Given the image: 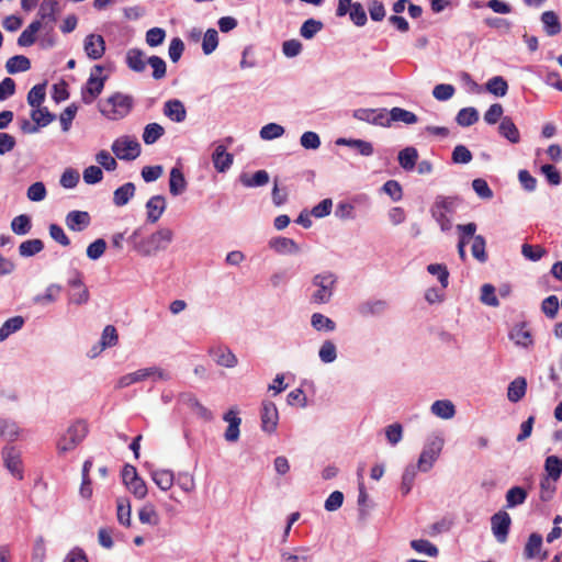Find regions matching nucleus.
Masks as SVG:
<instances>
[{
	"label": "nucleus",
	"mask_w": 562,
	"mask_h": 562,
	"mask_svg": "<svg viewBox=\"0 0 562 562\" xmlns=\"http://www.w3.org/2000/svg\"><path fill=\"white\" fill-rule=\"evenodd\" d=\"M460 204L461 200L458 196L437 195L435 198L429 213L443 233L452 228V217Z\"/></svg>",
	"instance_id": "f257e3e1"
},
{
	"label": "nucleus",
	"mask_w": 562,
	"mask_h": 562,
	"mask_svg": "<svg viewBox=\"0 0 562 562\" xmlns=\"http://www.w3.org/2000/svg\"><path fill=\"white\" fill-rule=\"evenodd\" d=\"M337 282L338 277L333 271L326 270L316 273L311 280L314 288L311 294V303L317 305L329 303L336 291Z\"/></svg>",
	"instance_id": "f03ea898"
},
{
	"label": "nucleus",
	"mask_w": 562,
	"mask_h": 562,
	"mask_svg": "<svg viewBox=\"0 0 562 562\" xmlns=\"http://www.w3.org/2000/svg\"><path fill=\"white\" fill-rule=\"evenodd\" d=\"M173 240V232L168 227H160L147 238L135 246V249L144 257L155 256L165 251Z\"/></svg>",
	"instance_id": "7ed1b4c3"
},
{
	"label": "nucleus",
	"mask_w": 562,
	"mask_h": 562,
	"mask_svg": "<svg viewBox=\"0 0 562 562\" xmlns=\"http://www.w3.org/2000/svg\"><path fill=\"white\" fill-rule=\"evenodd\" d=\"M132 108L133 98L121 92H115L99 104L101 114L113 121L127 116Z\"/></svg>",
	"instance_id": "20e7f679"
},
{
	"label": "nucleus",
	"mask_w": 562,
	"mask_h": 562,
	"mask_svg": "<svg viewBox=\"0 0 562 562\" xmlns=\"http://www.w3.org/2000/svg\"><path fill=\"white\" fill-rule=\"evenodd\" d=\"M443 445L445 439L439 434H434L426 439L416 464L420 472L426 473L431 470L442 451Z\"/></svg>",
	"instance_id": "39448f33"
},
{
	"label": "nucleus",
	"mask_w": 562,
	"mask_h": 562,
	"mask_svg": "<svg viewBox=\"0 0 562 562\" xmlns=\"http://www.w3.org/2000/svg\"><path fill=\"white\" fill-rule=\"evenodd\" d=\"M88 426L83 420H77L69 426L67 431L60 437L57 448L60 453L74 450L87 436Z\"/></svg>",
	"instance_id": "423d86ee"
},
{
	"label": "nucleus",
	"mask_w": 562,
	"mask_h": 562,
	"mask_svg": "<svg viewBox=\"0 0 562 562\" xmlns=\"http://www.w3.org/2000/svg\"><path fill=\"white\" fill-rule=\"evenodd\" d=\"M103 67L94 65L90 76L81 89V100L85 104H91L102 92L106 77H101Z\"/></svg>",
	"instance_id": "0eeeda50"
},
{
	"label": "nucleus",
	"mask_w": 562,
	"mask_h": 562,
	"mask_svg": "<svg viewBox=\"0 0 562 562\" xmlns=\"http://www.w3.org/2000/svg\"><path fill=\"white\" fill-rule=\"evenodd\" d=\"M111 149L113 154L121 160H134L140 155V144L136 138L122 136L116 138Z\"/></svg>",
	"instance_id": "6e6552de"
},
{
	"label": "nucleus",
	"mask_w": 562,
	"mask_h": 562,
	"mask_svg": "<svg viewBox=\"0 0 562 562\" xmlns=\"http://www.w3.org/2000/svg\"><path fill=\"white\" fill-rule=\"evenodd\" d=\"M207 353L214 362L223 368L232 369L238 363L236 355L232 349L224 345H216L209 348Z\"/></svg>",
	"instance_id": "1a4fd4ad"
},
{
	"label": "nucleus",
	"mask_w": 562,
	"mask_h": 562,
	"mask_svg": "<svg viewBox=\"0 0 562 562\" xmlns=\"http://www.w3.org/2000/svg\"><path fill=\"white\" fill-rule=\"evenodd\" d=\"M512 518L505 510H499L491 517L492 532L499 543L507 540Z\"/></svg>",
	"instance_id": "9d476101"
},
{
	"label": "nucleus",
	"mask_w": 562,
	"mask_h": 562,
	"mask_svg": "<svg viewBox=\"0 0 562 562\" xmlns=\"http://www.w3.org/2000/svg\"><path fill=\"white\" fill-rule=\"evenodd\" d=\"M353 117L378 126L389 127L386 109H357Z\"/></svg>",
	"instance_id": "9b49d317"
},
{
	"label": "nucleus",
	"mask_w": 562,
	"mask_h": 562,
	"mask_svg": "<svg viewBox=\"0 0 562 562\" xmlns=\"http://www.w3.org/2000/svg\"><path fill=\"white\" fill-rule=\"evenodd\" d=\"M260 418L261 429L265 432L272 434L276 431L279 422V413L273 402L267 400L262 402Z\"/></svg>",
	"instance_id": "f8f14e48"
},
{
	"label": "nucleus",
	"mask_w": 562,
	"mask_h": 562,
	"mask_svg": "<svg viewBox=\"0 0 562 562\" xmlns=\"http://www.w3.org/2000/svg\"><path fill=\"white\" fill-rule=\"evenodd\" d=\"M83 49L92 60L102 58L105 52V41L100 34H89L83 41Z\"/></svg>",
	"instance_id": "ddd939ff"
},
{
	"label": "nucleus",
	"mask_w": 562,
	"mask_h": 562,
	"mask_svg": "<svg viewBox=\"0 0 562 562\" xmlns=\"http://www.w3.org/2000/svg\"><path fill=\"white\" fill-rule=\"evenodd\" d=\"M389 302L383 299H371L362 302L358 306V313L362 317L382 316L389 310Z\"/></svg>",
	"instance_id": "4468645a"
},
{
	"label": "nucleus",
	"mask_w": 562,
	"mask_h": 562,
	"mask_svg": "<svg viewBox=\"0 0 562 562\" xmlns=\"http://www.w3.org/2000/svg\"><path fill=\"white\" fill-rule=\"evenodd\" d=\"M2 458L4 467L8 469V471L16 479L22 480L23 473L21 469V457L19 451H16L14 447H4L2 450Z\"/></svg>",
	"instance_id": "2eb2a0df"
},
{
	"label": "nucleus",
	"mask_w": 562,
	"mask_h": 562,
	"mask_svg": "<svg viewBox=\"0 0 562 562\" xmlns=\"http://www.w3.org/2000/svg\"><path fill=\"white\" fill-rule=\"evenodd\" d=\"M269 247L280 255H296L301 251L300 246L292 238L277 236L269 240Z\"/></svg>",
	"instance_id": "dca6fc26"
},
{
	"label": "nucleus",
	"mask_w": 562,
	"mask_h": 562,
	"mask_svg": "<svg viewBox=\"0 0 562 562\" xmlns=\"http://www.w3.org/2000/svg\"><path fill=\"white\" fill-rule=\"evenodd\" d=\"M542 547V536L537 532H532L524 549V555L528 560H532L536 558H539L541 561L546 560L548 558V552H541Z\"/></svg>",
	"instance_id": "f3484780"
},
{
	"label": "nucleus",
	"mask_w": 562,
	"mask_h": 562,
	"mask_svg": "<svg viewBox=\"0 0 562 562\" xmlns=\"http://www.w3.org/2000/svg\"><path fill=\"white\" fill-rule=\"evenodd\" d=\"M509 339L518 347L529 348L533 345L531 331L526 323L516 324L509 331Z\"/></svg>",
	"instance_id": "a211bd4d"
},
{
	"label": "nucleus",
	"mask_w": 562,
	"mask_h": 562,
	"mask_svg": "<svg viewBox=\"0 0 562 562\" xmlns=\"http://www.w3.org/2000/svg\"><path fill=\"white\" fill-rule=\"evenodd\" d=\"M66 226L72 232H82L91 223V216L86 211H70L65 218Z\"/></svg>",
	"instance_id": "6ab92c4d"
},
{
	"label": "nucleus",
	"mask_w": 562,
	"mask_h": 562,
	"mask_svg": "<svg viewBox=\"0 0 562 562\" xmlns=\"http://www.w3.org/2000/svg\"><path fill=\"white\" fill-rule=\"evenodd\" d=\"M280 562H313L308 547H296L291 550H280Z\"/></svg>",
	"instance_id": "aec40b11"
},
{
	"label": "nucleus",
	"mask_w": 562,
	"mask_h": 562,
	"mask_svg": "<svg viewBox=\"0 0 562 562\" xmlns=\"http://www.w3.org/2000/svg\"><path fill=\"white\" fill-rule=\"evenodd\" d=\"M147 222L155 224L166 210V199L162 195H154L146 202Z\"/></svg>",
	"instance_id": "412c9836"
},
{
	"label": "nucleus",
	"mask_w": 562,
	"mask_h": 562,
	"mask_svg": "<svg viewBox=\"0 0 562 562\" xmlns=\"http://www.w3.org/2000/svg\"><path fill=\"white\" fill-rule=\"evenodd\" d=\"M336 145L353 148L363 157H370L374 153L372 143L363 139L340 137L336 140Z\"/></svg>",
	"instance_id": "4be33fe9"
},
{
	"label": "nucleus",
	"mask_w": 562,
	"mask_h": 562,
	"mask_svg": "<svg viewBox=\"0 0 562 562\" xmlns=\"http://www.w3.org/2000/svg\"><path fill=\"white\" fill-rule=\"evenodd\" d=\"M233 155L226 151V147L224 145H217L213 155H212V161L214 165V168L218 172H225L227 171L231 166L233 165Z\"/></svg>",
	"instance_id": "5701e85b"
},
{
	"label": "nucleus",
	"mask_w": 562,
	"mask_h": 562,
	"mask_svg": "<svg viewBox=\"0 0 562 562\" xmlns=\"http://www.w3.org/2000/svg\"><path fill=\"white\" fill-rule=\"evenodd\" d=\"M164 114L171 121L181 123L187 117V110L180 100L172 99L165 103Z\"/></svg>",
	"instance_id": "b1692460"
},
{
	"label": "nucleus",
	"mask_w": 562,
	"mask_h": 562,
	"mask_svg": "<svg viewBox=\"0 0 562 562\" xmlns=\"http://www.w3.org/2000/svg\"><path fill=\"white\" fill-rule=\"evenodd\" d=\"M540 21L543 26V32L548 36H555L561 33L562 24L554 11H544L540 16Z\"/></svg>",
	"instance_id": "393cba45"
},
{
	"label": "nucleus",
	"mask_w": 562,
	"mask_h": 562,
	"mask_svg": "<svg viewBox=\"0 0 562 562\" xmlns=\"http://www.w3.org/2000/svg\"><path fill=\"white\" fill-rule=\"evenodd\" d=\"M125 59L128 68L135 72H143L146 68V55L139 48H130Z\"/></svg>",
	"instance_id": "a878e982"
},
{
	"label": "nucleus",
	"mask_w": 562,
	"mask_h": 562,
	"mask_svg": "<svg viewBox=\"0 0 562 562\" xmlns=\"http://www.w3.org/2000/svg\"><path fill=\"white\" fill-rule=\"evenodd\" d=\"M187 190V180L180 168L173 167L170 171L169 192L173 196L182 194Z\"/></svg>",
	"instance_id": "bb28decb"
},
{
	"label": "nucleus",
	"mask_w": 562,
	"mask_h": 562,
	"mask_svg": "<svg viewBox=\"0 0 562 562\" xmlns=\"http://www.w3.org/2000/svg\"><path fill=\"white\" fill-rule=\"evenodd\" d=\"M387 121L389 126H391L392 122H403L405 124L412 125L418 122V117L415 113L408 110L395 106L387 111Z\"/></svg>",
	"instance_id": "cd10ccee"
},
{
	"label": "nucleus",
	"mask_w": 562,
	"mask_h": 562,
	"mask_svg": "<svg viewBox=\"0 0 562 562\" xmlns=\"http://www.w3.org/2000/svg\"><path fill=\"white\" fill-rule=\"evenodd\" d=\"M135 184L133 182H126L119 187L113 193L114 205L121 207L126 205L135 195Z\"/></svg>",
	"instance_id": "c85d7f7f"
},
{
	"label": "nucleus",
	"mask_w": 562,
	"mask_h": 562,
	"mask_svg": "<svg viewBox=\"0 0 562 562\" xmlns=\"http://www.w3.org/2000/svg\"><path fill=\"white\" fill-rule=\"evenodd\" d=\"M499 134L509 140L512 144H517L520 140V134L509 116H504L498 126Z\"/></svg>",
	"instance_id": "c756f323"
},
{
	"label": "nucleus",
	"mask_w": 562,
	"mask_h": 562,
	"mask_svg": "<svg viewBox=\"0 0 562 562\" xmlns=\"http://www.w3.org/2000/svg\"><path fill=\"white\" fill-rule=\"evenodd\" d=\"M150 476L161 491H169L175 483V475L170 470H154L151 471Z\"/></svg>",
	"instance_id": "7c9ffc66"
},
{
	"label": "nucleus",
	"mask_w": 562,
	"mask_h": 562,
	"mask_svg": "<svg viewBox=\"0 0 562 562\" xmlns=\"http://www.w3.org/2000/svg\"><path fill=\"white\" fill-rule=\"evenodd\" d=\"M431 413L442 419H450L456 414L454 405L449 400L435 401L430 406Z\"/></svg>",
	"instance_id": "2f4dec72"
},
{
	"label": "nucleus",
	"mask_w": 562,
	"mask_h": 562,
	"mask_svg": "<svg viewBox=\"0 0 562 562\" xmlns=\"http://www.w3.org/2000/svg\"><path fill=\"white\" fill-rule=\"evenodd\" d=\"M397 159H398L400 166L404 170L412 171L416 166V162L418 159V151L415 147H412V146L405 147L404 149H402L398 153Z\"/></svg>",
	"instance_id": "473e14b6"
},
{
	"label": "nucleus",
	"mask_w": 562,
	"mask_h": 562,
	"mask_svg": "<svg viewBox=\"0 0 562 562\" xmlns=\"http://www.w3.org/2000/svg\"><path fill=\"white\" fill-rule=\"evenodd\" d=\"M527 391V381L525 378H516L512 381L507 389V397L510 402L517 403L519 402L526 394Z\"/></svg>",
	"instance_id": "72a5a7b5"
},
{
	"label": "nucleus",
	"mask_w": 562,
	"mask_h": 562,
	"mask_svg": "<svg viewBox=\"0 0 562 562\" xmlns=\"http://www.w3.org/2000/svg\"><path fill=\"white\" fill-rule=\"evenodd\" d=\"M42 23L36 20L33 21L19 36L18 45L21 47H27L35 43L36 33L41 30Z\"/></svg>",
	"instance_id": "f704fd0d"
},
{
	"label": "nucleus",
	"mask_w": 562,
	"mask_h": 562,
	"mask_svg": "<svg viewBox=\"0 0 562 562\" xmlns=\"http://www.w3.org/2000/svg\"><path fill=\"white\" fill-rule=\"evenodd\" d=\"M31 68V61L26 56L15 55L10 57L5 63V69L9 74L27 71Z\"/></svg>",
	"instance_id": "c9c22d12"
},
{
	"label": "nucleus",
	"mask_w": 562,
	"mask_h": 562,
	"mask_svg": "<svg viewBox=\"0 0 562 562\" xmlns=\"http://www.w3.org/2000/svg\"><path fill=\"white\" fill-rule=\"evenodd\" d=\"M25 321L22 316H14L7 319L0 327V342L4 341L10 335L19 331Z\"/></svg>",
	"instance_id": "e433bc0d"
},
{
	"label": "nucleus",
	"mask_w": 562,
	"mask_h": 562,
	"mask_svg": "<svg viewBox=\"0 0 562 562\" xmlns=\"http://www.w3.org/2000/svg\"><path fill=\"white\" fill-rule=\"evenodd\" d=\"M311 325L317 331L331 333L336 329V323L322 313L312 314Z\"/></svg>",
	"instance_id": "4c0bfd02"
},
{
	"label": "nucleus",
	"mask_w": 562,
	"mask_h": 562,
	"mask_svg": "<svg viewBox=\"0 0 562 562\" xmlns=\"http://www.w3.org/2000/svg\"><path fill=\"white\" fill-rule=\"evenodd\" d=\"M133 373H134L136 383L145 381L147 379H150L155 374H158L159 380L166 381V380L170 379V375L168 372H166L165 370H162L156 366L143 368V369L134 371Z\"/></svg>",
	"instance_id": "58836bf2"
},
{
	"label": "nucleus",
	"mask_w": 562,
	"mask_h": 562,
	"mask_svg": "<svg viewBox=\"0 0 562 562\" xmlns=\"http://www.w3.org/2000/svg\"><path fill=\"white\" fill-rule=\"evenodd\" d=\"M59 11L60 5L57 0H44L40 5L38 15L44 21L55 22Z\"/></svg>",
	"instance_id": "ea45409f"
},
{
	"label": "nucleus",
	"mask_w": 562,
	"mask_h": 562,
	"mask_svg": "<svg viewBox=\"0 0 562 562\" xmlns=\"http://www.w3.org/2000/svg\"><path fill=\"white\" fill-rule=\"evenodd\" d=\"M240 182L247 188L263 187L269 182V175L266 170H258L251 177L243 173L240 176Z\"/></svg>",
	"instance_id": "a19ab883"
},
{
	"label": "nucleus",
	"mask_w": 562,
	"mask_h": 562,
	"mask_svg": "<svg viewBox=\"0 0 562 562\" xmlns=\"http://www.w3.org/2000/svg\"><path fill=\"white\" fill-rule=\"evenodd\" d=\"M527 492L525 488L520 486H514L509 488L506 493V507L507 508H514L516 506H519L524 504L527 499Z\"/></svg>",
	"instance_id": "79ce46f5"
},
{
	"label": "nucleus",
	"mask_w": 562,
	"mask_h": 562,
	"mask_svg": "<svg viewBox=\"0 0 562 562\" xmlns=\"http://www.w3.org/2000/svg\"><path fill=\"white\" fill-rule=\"evenodd\" d=\"M324 27V23L316 19H307L300 27V35L305 40H312Z\"/></svg>",
	"instance_id": "37998d69"
},
{
	"label": "nucleus",
	"mask_w": 562,
	"mask_h": 562,
	"mask_svg": "<svg viewBox=\"0 0 562 562\" xmlns=\"http://www.w3.org/2000/svg\"><path fill=\"white\" fill-rule=\"evenodd\" d=\"M544 470L553 482H557L562 474V459L557 456H549L544 461Z\"/></svg>",
	"instance_id": "c03bdc74"
},
{
	"label": "nucleus",
	"mask_w": 562,
	"mask_h": 562,
	"mask_svg": "<svg viewBox=\"0 0 562 562\" xmlns=\"http://www.w3.org/2000/svg\"><path fill=\"white\" fill-rule=\"evenodd\" d=\"M44 249V243L38 239H27L20 244L19 254L21 257L27 258L32 257Z\"/></svg>",
	"instance_id": "a18cd8bd"
},
{
	"label": "nucleus",
	"mask_w": 562,
	"mask_h": 562,
	"mask_svg": "<svg viewBox=\"0 0 562 562\" xmlns=\"http://www.w3.org/2000/svg\"><path fill=\"white\" fill-rule=\"evenodd\" d=\"M456 121L460 126H471L479 121V112L472 106L463 108L458 112Z\"/></svg>",
	"instance_id": "49530a36"
},
{
	"label": "nucleus",
	"mask_w": 562,
	"mask_h": 562,
	"mask_svg": "<svg viewBox=\"0 0 562 562\" xmlns=\"http://www.w3.org/2000/svg\"><path fill=\"white\" fill-rule=\"evenodd\" d=\"M319 360L323 363H333L337 359V347L331 340H325L318 350Z\"/></svg>",
	"instance_id": "de8ad7c7"
},
{
	"label": "nucleus",
	"mask_w": 562,
	"mask_h": 562,
	"mask_svg": "<svg viewBox=\"0 0 562 562\" xmlns=\"http://www.w3.org/2000/svg\"><path fill=\"white\" fill-rule=\"evenodd\" d=\"M165 133L164 127L158 123H149L145 126L143 133V140L146 145H153Z\"/></svg>",
	"instance_id": "09e8293b"
},
{
	"label": "nucleus",
	"mask_w": 562,
	"mask_h": 562,
	"mask_svg": "<svg viewBox=\"0 0 562 562\" xmlns=\"http://www.w3.org/2000/svg\"><path fill=\"white\" fill-rule=\"evenodd\" d=\"M138 519L142 524H147L151 526H156L159 522V516L155 509V506L151 503H146L138 510Z\"/></svg>",
	"instance_id": "8fccbe9b"
},
{
	"label": "nucleus",
	"mask_w": 562,
	"mask_h": 562,
	"mask_svg": "<svg viewBox=\"0 0 562 562\" xmlns=\"http://www.w3.org/2000/svg\"><path fill=\"white\" fill-rule=\"evenodd\" d=\"M411 547L416 552H418L420 554H425V555L431 557V558L437 557L438 553H439L438 548L435 544H432L430 541L426 540V539H415V540H412L411 541Z\"/></svg>",
	"instance_id": "3c124183"
},
{
	"label": "nucleus",
	"mask_w": 562,
	"mask_h": 562,
	"mask_svg": "<svg viewBox=\"0 0 562 562\" xmlns=\"http://www.w3.org/2000/svg\"><path fill=\"white\" fill-rule=\"evenodd\" d=\"M31 119L41 127H45L55 121L56 116L47 108H35L31 112Z\"/></svg>",
	"instance_id": "603ef678"
},
{
	"label": "nucleus",
	"mask_w": 562,
	"mask_h": 562,
	"mask_svg": "<svg viewBox=\"0 0 562 562\" xmlns=\"http://www.w3.org/2000/svg\"><path fill=\"white\" fill-rule=\"evenodd\" d=\"M486 90L496 97H504L507 93L508 85L503 77L495 76L486 82Z\"/></svg>",
	"instance_id": "864d4df0"
},
{
	"label": "nucleus",
	"mask_w": 562,
	"mask_h": 562,
	"mask_svg": "<svg viewBox=\"0 0 562 562\" xmlns=\"http://www.w3.org/2000/svg\"><path fill=\"white\" fill-rule=\"evenodd\" d=\"M417 465L408 464L402 475L401 491L404 495H407L414 485V481L417 474Z\"/></svg>",
	"instance_id": "5fc2aeb1"
},
{
	"label": "nucleus",
	"mask_w": 562,
	"mask_h": 562,
	"mask_svg": "<svg viewBox=\"0 0 562 562\" xmlns=\"http://www.w3.org/2000/svg\"><path fill=\"white\" fill-rule=\"evenodd\" d=\"M218 46V33L215 29H209L202 38V50L205 55H211Z\"/></svg>",
	"instance_id": "6e6d98bb"
},
{
	"label": "nucleus",
	"mask_w": 562,
	"mask_h": 562,
	"mask_svg": "<svg viewBox=\"0 0 562 562\" xmlns=\"http://www.w3.org/2000/svg\"><path fill=\"white\" fill-rule=\"evenodd\" d=\"M31 228V218L26 214L18 215L11 222V229L16 235H26Z\"/></svg>",
	"instance_id": "4d7b16f0"
},
{
	"label": "nucleus",
	"mask_w": 562,
	"mask_h": 562,
	"mask_svg": "<svg viewBox=\"0 0 562 562\" xmlns=\"http://www.w3.org/2000/svg\"><path fill=\"white\" fill-rule=\"evenodd\" d=\"M147 64L153 69L151 76L155 80H160L166 77L167 64L161 57L150 56L147 58Z\"/></svg>",
	"instance_id": "13d9d810"
},
{
	"label": "nucleus",
	"mask_w": 562,
	"mask_h": 562,
	"mask_svg": "<svg viewBox=\"0 0 562 562\" xmlns=\"http://www.w3.org/2000/svg\"><path fill=\"white\" fill-rule=\"evenodd\" d=\"M521 254L527 260L537 262L547 254V250L539 245L533 246L525 243L521 245Z\"/></svg>",
	"instance_id": "bf43d9fd"
},
{
	"label": "nucleus",
	"mask_w": 562,
	"mask_h": 562,
	"mask_svg": "<svg viewBox=\"0 0 562 562\" xmlns=\"http://www.w3.org/2000/svg\"><path fill=\"white\" fill-rule=\"evenodd\" d=\"M117 520L121 525L128 527L131 525V505L127 498H117L116 501Z\"/></svg>",
	"instance_id": "052dcab7"
},
{
	"label": "nucleus",
	"mask_w": 562,
	"mask_h": 562,
	"mask_svg": "<svg viewBox=\"0 0 562 562\" xmlns=\"http://www.w3.org/2000/svg\"><path fill=\"white\" fill-rule=\"evenodd\" d=\"M285 130L282 125L277 123H269L261 127L259 135L265 140H272L281 137Z\"/></svg>",
	"instance_id": "680f3d73"
},
{
	"label": "nucleus",
	"mask_w": 562,
	"mask_h": 562,
	"mask_svg": "<svg viewBox=\"0 0 562 562\" xmlns=\"http://www.w3.org/2000/svg\"><path fill=\"white\" fill-rule=\"evenodd\" d=\"M45 83L35 85L27 93V103L32 108H38L45 100Z\"/></svg>",
	"instance_id": "e2e57ef3"
},
{
	"label": "nucleus",
	"mask_w": 562,
	"mask_h": 562,
	"mask_svg": "<svg viewBox=\"0 0 562 562\" xmlns=\"http://www.w3.org/2000/svg\"><path fill=\"white\" fill-rule=\"evenodd\" d=\"M119 336L116 329L112 325H108L104 327L101 339H100V350H104L105 348L113 347L117 344Z\"/></svg>",
	"instance_id": "0e129e2a"
},
{
	"label": "nucleus",
	"mask_w": 562,
	"mask_h": 562,
	"mask_svg": "<svg viewBox=\"0 0 562 562\" xmlns=\"http://www.w3.org/2000/svg\"><path fill=\"white\" fill-rule=\"evenodd\" d=\"M427 271L436 276L442 289H446L449 284V271L445 265L430 263L427 266Z\"/></svg>",
	"instance_id": "69168bd1"
},
{
	"label": "nucleus",
	"mask_w": 562,
	"mask_h": 562,
	"mask_svg": "<svg viewBox=\"0 0 562 562\" xmlns=\"http://www.w3.org/2000/svg\"><path fill=\"white\" fill-rule=\"evenodd\" d=\"M349 18L356 26H364L368 16L363 5L360 2H355L352 8L348 11Z\"/></svg>",
	"instance_id": "338daca9"
},
{
	"label": "nucleus",
	"mask_w": 562,
	"mask_h": 562,
	"mask_svg": "<svg viewBox=\"0 0 562 562\" xmlns=\"http://www.w3.org/2000/svg\"><path fill=\"white\" fill-rule=\"evenodd\" d=\"M385 437L391 446H396L403 439V426L400 423H393L385 427Z\"/></svg>",
	"instance_id": "774afa93"
}]
</instances>
